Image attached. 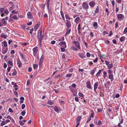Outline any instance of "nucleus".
Returning a JSON list of instances; mask_svg holds the SVG:
<instances>
[{"label":"nucleus","mask_w":127,"mask_h":127,"mask_svg":"<svg viewBox=\"0 0 127 127\" xmlns=\"http://www.w3.org/2000/svg\"><path fill=\"white\" fill-rule=\"evenodd\" d=\"M73 43L75 44V47L78 49L80 48V43L77 41H73L72 42Z\"/></svg>","instance_id":"1"},{"label":"nucleus","mask_w":127,"mask_h":127,"mask_svg":"<svg viewBox=\"0 0 127 127\" xmlns=\"http://www.w3.org/2000/svg\"><path fill=\"white\" fill-rule=\"evenodd\" d=\"M117 17L119 21H121L124 19V16L123 15L120 14L118 15Z\"/></svg>","instance_id":"2"},{"label":"nucleus","mask_w":127,"mask_h":127,"mask_svg":"<svg viewBox=\"0 0 127 127\" xmlns=\"http://www.w3.org/2000/svg\"><path fill=\"white\" fill-rule=\"evenodd\" d=\"M43 36V35H39V36H38V41L39 42L40 45H41V42L42 38Z\"/></svg>","instance_id":"3"},{"label":"nucleus","mask_w":127,"mask_h":127,"mask_svg":"<svg viewBox=\"0 0 127 127\" xmlns=\"http://www.w3.org/2000/svg\"><path fill=\"white\" fill-rule=\"evenodd\" d=\"M123 50L121 48H119L117 51H116L114 53L115 55H117L119 54L120 53H121L122 52Z\"/></svg>","instance_id":"4"},{"label":"nucleus","mask_w":127,"mask_h":127,"mask_svg":"<svg viewBox=\"0 0 127 127\" xmlns=\"http://www.w3.org/2000/svg\"><path fill=\"white\" fill-rule=\"evenodd\" d=\"M37 48V47H36L33 49V55L35 56H36L37 53L38 51Z\"/></svg>","instance_id":"5"},{"label":"nucleus","mask_w":127,"mask_h":127,"mask_svg":"<svg viewBox=\"0 0 127 127\" xmlns=\"http://www.w3.org/2000/svg\"><path fill=\"white\" fill-rule=\"evenodd\" d=\"M82 6L83 7V8L85 9H87L89 7V6L85 2L83 3Z\"/></svg>","instance_id":"6"},{"label":"nucleus","mask_w":127,"mask_h":127,"mask_svg":"<svg viewBox=\"0 0 127 127\" xmlns=\"http://www.w3.org/2000/svg\"><path fill=\"white\" fill-rule=\"evenodd\" d=\"M44 58V56L42 55L40 59L39 63V67H41L42 64V62L43 61V59Z\"/></svg>","instance_id":"7"},{"label":"nucleus","mask_w":127,"mask_h":127,"mask_svg":"<svg viewBox=\"0 0 127 127\" xmlns=\"http://www.w3.org/2000/svg\"><path fill=\"white\" fill-rule=\"evenodd\" d=\"M66 25L67 27H68V29L71 26L70 22L69 21L67 20H66Z\"/></svg>","instance_id":"8"},{"label":"nucleus","mask_w":127,"mask_h":127,"mask_svg":"<svg viewBox=\"0 0 127 127\" xmlns=\"http://www.w3.org/2000/svg\"><path fill=\"white\" fill-rule=\"evenodd\" d=\"M86 84L87 85V87L89 89H91V86L90 82L89 81H88L87 82Z\"/></svg>","instance_id":"9"},{"label":"nucleus","mask_w":127,"mask_h":127,"mask_svg":"<svg viewBox=\"0 0 127 127\" xmlns=\"http://www.w3.org/2000/svg\"><path fill=\"white\" fill-rule=\"evenodd\" d=\"M98 82H96L94 84V91H95L96 89L97 88L98 86Z\"/></svg>","instance_id":"10"},{"label":"nucleus","mask_w":127,"mask_h":127,"mask_svg":"<svg viewBox=\"0 0 127 127\" xmlns=\"http://www.w3.org/2000/svg\"><path fill=\"white\" fill-rule=\"evenodd\" d=\"M81 20L80 18L79 17H77L75 20V22L76 23L78 24L79 22L81 21Z\"/></svg>","instance_id":"11"},{"label":"nucleus","mask_w":127,"mask_h":127,"mask_svg":"<svg viewBox=\"0 0 127 127\" xmlns=\"http://www.w3.org/2000/svg\"><path fill=\"white\" fill-rule=\"evenodd\" d=\"M17 64L18 65L19 68L21 67L22 63L19 60H18L17 61Z\"/></svg>","instance_id":"12"},{"label":"nucleus","mask_w":127,"mask_h":127,"mask_svg":"<svg viewBox=\"0 0 127 127\" xmlns=\"http://www.w3.org/2000/svg\"><path fill=\"white\" fill-rule=\"evenodd\" d=\"M78 56H79L82 59H83L85 58V56L84 55V54L82 53H78Z\"/></svg>","instance_id":"13"},{"label":"nucleus","mask_w":127,"mask_h":127,"mask_svg":"<svg viewBox=\"0 0 127 127\" xmlns=\"http://www.w3.org/2000/svg\"><path fill=\"white\" fill-rule=\"evenodd\" d=\"M26 122V121L25 120H23V121H20L19 123L20 125L23 126L25 124V123Z\"/></svg>","instance_id":"14"},{"label":"nucleus","mask_w":127,"mask_h":127,"mask_svg":"<svg viewBox=\"0 0 127 127\" xmlns=\"http://www.w3.org/2000/svg\"><path fill=\"white\" fill-rule=\"evenodd\" d=\"M39 23H37L34 27V31H36L37 29L39 27Z\"/></svg>","instance_id":"15"},{"label":"nucleus","mask_w":127,"mask_h":127,"mask_svg":"<svg viewBox=\"0 0 127 127\" xmlns=\"http://www.w3.org/2000/svg\"><path fill=\"white\" fill-rule=\"evenodd\" d=\"M42 28H40L39 30V32L38 34V36H39V35H43V34H42Z\"/></svg>","instance_id":"16"},{"label":"nucleus","mask_w":127,"mask_h":127,"mask_svg":"<svg viewBox=\"0 0 127 127\" xmlns=\"http://www.w3.org/2000/svg\"><path fill=\"white\" fill-rule=\"evenodd\" d=\"M28 17L29 19H31L32 18V16L30 12H28L27 13Z\"/></svg>","instance_id":"17"},{"label":"nucleus","mask_w":127,"mask_h":127,"mask_svg":"<svg viewBox=\"0 0 127 127\" xmlns=\"http://www.w3.org/2000/svg\"><path fill=\"white\" fill-rule=\"evenodd\" d=\"M61 44L64 46L63 47H64V48H66V45L65 42L64 41H62L60 43H59L58 44L59 45H60Z\"/></svg>","instance_id":"18"},{"label":"nucleus","mask_w":127,"mask_h":127,"mask_svg":"<svg viewBox=\"0 0 127 127\" xmlns=\"http://www.w3.org/2000/svg\"><path fill=\"white\" fill-rule=\"evenodd\" d=\"M89 5L91 7H94L95 5V3L93 1H91L89 2Z\"/></svg>","instance_id":"19"},{"label":"nucleus","mask_w":127,"mask_h":127,"mask_svg":"<svg viewBox=\"0 0 127 127\" xmlns=\"http://www.w3.org/2000/svg\"><path fill=\"white\" fill-rule=\"evenodd\" d=\"M103 70V69H101V70H99L98 72L96 75V76L98 77L100 75V73H101V72Z\"/></svg>","instance_id":"20"},{"label":"nucleus","mask_w":127,"mask_h":127,"mask_svg":"<svg viewBox=\"0 0 127 127\" xmlns=\"http://www.w3.org/2000/svg\"><path fill=\"white\" fill-rule=\"evenodd\" d=\"M81 118V117L80 116H78L76 118V123L79 122Z\"/></svg>","instance_id":"21"},{"label":"nucleus","mask_w":127,"mask_h":127,"mask_svg":"<svg viewBox=\"0 0 127 127\" xmlns=\"http://www.w3.org/2000/svg\"><path fill=\"white\" fill-rule=\"evenodd\" d=\"M108 73L109 74V79H111V70H108Z\"/></svg>","instance_id":"22"},{"label":"nucleus","mask_w":127,"mask_h":127,"mask_svg":"<svg viewBox=\"0 0 127 127\" xmlns=\"http://www.w3.org/2000/svg\"><path fill=\"white\" fill-rule=\"evenodd\" d=\"M110 84V81H108L105 84V86L106 88H107L109 87Z\"/></svg>","instance_id":"23"},{"label":"nucleus","mask_w":127,"mask_h":127,"mask_svg":"<svg viewBox=\"0 0 127 127\" xmlns=\"http://www.w3.org/2000/svg\"><path fill=\"white\" fill-rule=\"evenodd\" d=\"M125 38L124 36L121 37L120 39V41L122 42L125 40Z\"/></svg>","instance_id":"24"},{"label":"nucleus","mask_w":127,"mask_h":127,"mask_svg":"<svg viewBox=\"0 0 127 127\" xmlns=\"http://www.w3.org/2000/svg\"><path fill=\"white\" fill-rule=\"evenodd\" d=\"M47 103L49 105H52L54 104V102L50 100H48L47 101Z\"/></svg>","instance_id":"25"},{"label":"nucleus","mask_w":127,"mask_h":127,"mask_svg":"<svg viewBox=\"0 0 127 127\" xmlns=\"http://www.w3.org/2000/svg\"><path fill=\"white\" fill-rule=\"evenodd\" d=\"M12 18L15 20H17L18 19V18L17 17V16L15 14L14 15V16L12 17Z\"/></svg>","instance_id":"26"},{"label":"nucleus","mask_w":127,"mask_h":127,"mask_svg":"<svg viewBox=\"0 0 127 127\" xmlns=\"http://www.w3.org/2000/svg\"><path fill=\"white\" fill-rule=\"evenodd\" d=\"M108 112H108V115L109 116V117H110V115H111L110 114V112L111 111L110 108H109L108 109Z\"/></svg>","instance_id":"27"},{"label":"nucleus","mask_w":127,"mask_h":127,"mask_svg":"<svg viewBox=\"0 0 127 127\" xmlns=\"http://www.w3.org/2000/svg\"><path fill=\"white\" fill-rule=\"evenodd\" d=\"M99 11V8L98 6H97L96 7L95 10V13H97Z\"/></svg>","instance_id":"28"},{"label":"nucleus","mask_w":127,"mask_h":127,"mask_svg":"<svg viewBox=\"0 0 127 127\" xmlns=\"http://www.w3.org/2000/svg\"><path fill=\"white\" fill-rule=\"evenodd\" d=\"M1 20L2 22L4 25H6V24L7 22L5 21L4 19H2Z\"/></svg>","instance_id":"29"},{"label":"nucleus","mask_w":127,"mask_h":127,"mask_svg":"<svg viewBox=\"0 0 127 127\" xmlns=\"http://www.w3.org/2000/svg\"><path fill=\"white\" fill-rule=\"evenodd\" d=\"M7 51V49H3L2 51V53L4 54H5Z\"/></svg>","instance_id":"30"},{"label":"nucleus","mask_w":127,"mask_h":127,"mask_svg":"<svg viewBox=\"0 0 127 127\" xmlns=\"http://www.w3.org/2000/svg\"><path fill=\"white\" fill-rule=\"evenodd\" d=\"M54 110L55 111L57 112H58V111H59L58 107L56 106H55Z\"/></svg>","instance_id":"31"},{"label":"nucleus","mask_w":127,"mask_h":127,"mask_svg":"<svg viewBox=\"0 0 127 127\" xmlns=\"http://www.w3.org/2000/svg\"><path fill=\"white\" fill-rule=\"evenodd\" d=\"M20 55L22 59H23V60H24L25 59V58L22 53L21 52H20Z\"/></svg>","instance_id":"32"},{"label":"nucleus","mask_w":127,"mask_h":127,"mask_svg":"<svg viewBox=\"0 0 127 127\" xmlns=\"http://www.w3.org/2000/svg\"><path fill=\"white\" fill-rule=\"evenodd\" d=\"M70 29L66 32L65 34V36H66L68 34L70 33Z\"/></svg>","instance_id":"33"},{"label":"nucleus","mask_w":127,"mask_h":127,"mask_svg":"<svg viewBox=\"0 0 127 127\" xmlns=\"http://www.w3.org/2000/svg\"><path fill=\"white\" fill-rule=\"evenodd\" d=\"M80 27H81V26H80V24H79L78 25V33H80V31H79L80 30V29L81 28H80Z\"/></svg>","instance_id":"34"},{"label":"nucleus","mask_w":127,"mask_h":127,"mask_svg":"<svg viewBox=\"0 0 127 127\" xmlns=\"http://www.w3.org/2000/svg\"><path fill=\"white\" fill-rule=\"evenodd\" d=\"M4 9V8H1L0 9V12L1 13H2Z\"/></svg>","instance_id":"35"},{"label":"nucleus","mask_w":127,"mask_h":127,"mask_svg":"<svg viewBox=\"0 0 127 127\" xmlns=\"http://www.w3.org/2000/svg\"><path fill=\"white\" fill-rule=\"evenodd\" d=\"M127 32V27H126L125 29L124 32L123 33L125 34Z\"/></svg>","instance_id":"36"},{"label":"nucleus","mask_w":127,"mask_h":127,"mask_svg":"<svg viewBox=\"0 0 127 127\" xmlns=\"http://www.w3.org/2000/svg\"><path fill=\"white\" fill-rule=\"evenodd\" d=\"M1 37L3 38H4L5 39H6V38L7 37V36L3 34V35H2L1 36Z\"/></svg>","instance_id":"37"},{"label":"nucleus","mask_w":127,"mask_h":127,"mask_svg":"<svg viewBox=\"0 0 127 127\" xmlns=\"http://www.w3.org/2000/svg\"><path fill=\"white\" fill-rule=\"evenodd\" d=\"M12 75H15L17 74V72L16 70L14 69L12 73Z\"/></svg>","instance_id":"38"},{"label":"nucleus","mask_w":127,"mask_h":127,"mask_svg":"<svg viewBox=\"0 0 127 127\" xmlns=\"http://www.w3.org/2000/svg\"><path fill=\"white\" fill-rule=\"evenodd\" d=\"M6 124L5 122L4 121H3L0 124V126H3Z\"/></svg>","instance_id":"39"},{"label":"nucleus","mask_w":127,"mask_h":127,"mask_svg":"<svg viewBox=\"0 0 127 127\" xmlns=\"http://www.w3.org/2000/svg\"><path fill=\"white\" fill-rule=\"evenodd\" d=\"M72 75V74L70 73L69 74H67L66 75V77H70Z\"/></svg>","instance_id":"40"},{"label":"nucleus","mask_w":127,"mask_h":127,"mask_svg":"<svg viewBox=\"0 0 127 127\" xmlns=\"http://www.w3.org/2000/svg\"><path fill=\"white\" fill-rule=\"evenodd\" d=\"M81 97H83L84 96L81 93H79L78 94Z\"/></svg>","instance_id":"41"},{"label":"nucleus","mask_w":127,"mask_h":127,"mask_svg":"<svg viewBox=\"0 0 127 127\" xmlns=\"http://www.w3.org/2000/svg\"><path fill=\"white\" fill-rule=\"evenodd\" d=\"M21 113V115L23 116H24L25 115V113H26V112H25V110L23 111Z\"/></svg>","instance_id":"42"},{"label":"nucleus","mask_w":127,"mask_h":127,"mask_svg":"<svg viewBox=\"0 0 127 127\" xmlns=\"http://www.w3.org/2000/svg\"><path fill=\"white\" fill-rule=\"evenodd\" d=\"M4 13L6 15H7L9 13L8 11L7 10H5L4 11Z\"/></svg>","instance_id":"43"},{"label":"nucleus","mask_w":127,"mask_h":127,"mask_svg":"<svg viewBox=\"0 0 127 127\" xmlns=\"http://www.w3.org/2000/svg\"><path fill=\"white\" fill-rule=\"evenodd\" d=\"M18 12L16 11V10H13L12 11V13H14V14H17L18 13Z\"/></svg>","instance_id":"44"},{"label":"nucleus","mask_w":127,"mask_h":127,"mask_svg":"<svg viewBox=\"0 0 127 127\" xmlns=\"http://www.w3.org/2000/svg\"><path fill=\"white\" fill-rule=\"evenodd\" d=\"M112 42L114 44H115L117 43L116 40L115 39H114L112 40Z\"/></svg>","instance_id":"45"},{"label":"nucleus","mask_w":127,"mask_h":127,"mask_svg":"<svg viewBox=\"0 0 127 127\" xmlns=\"http://www.w3.org/2000/svg\"><path fill=\"white\" fill-rule=\"evenodd\" d=\"M103 74H104V75H103V77L104 78H105L106 77V74L107 73L106 72H105V71H104L103 72Z\"/></svg>","instance_id":"46"},{"label":"nucleus","mask_w":127,"mask_h":127,"mask_svg":"<svg viewBox=\"0 0 127 127\" xmlns=\"http://www.w3.org/2000/svg\"><path fill=\"white\" fill-rule=\"evenodd\" d=\"M37 65L36 64H34L33 65V67L34 69H35L37 67Z\"/></svg>","instance_id":"47"},{"label":"nucleus","mask_w":127,"mask_h":127,"mask_svg":"<svg viewBox=\"0 0 127 127\" xmlns=\"http://www.w3.org/2000/svg\"><path fill=\"white\" fill-rule=\"evenodd\" d=\"M25 107V105L24 104H22L21 106V108L22 109H24Z\"/></svg>","instance_id":"48"},{"label":"nucleus","mask_w":127,"mask_h":127,"mask_svg":"<svg viewBox=\"0 0 127 127\" xmlns=\"http://www.w3.org/2000/svg\"><path fill=\"white\" fill-rule=\"evenodd\" d=\"M8 63L10 65H13V64L12 62L10 61H9L8 62Z\"/></svg>","instance_id":"49"},{"label":"nucleus","mask_w":127,"mask_h":127,"mask_svg":"<svg viewBox=\"0 0 127 127\" xmlns=\"http://www.w3.org/2000/svg\"><path fill=\"white\" fill-rule=\"evenodd\" d=\"M8 111L9 112H13V111L12 109L11 108H9L8 109Z\"/></svg>","instance_id":"50"},{"label":"nucleus","mask_w":127,"mask_h":127,"mask_svg":"<svg viewBox=\"0 0 127 127\" xmlns=\"http://www.w3.org/2000/svg\"><path fill=\"white\" fill-rule=\"evenodd\" d=\"M3 44H4V45L5 47L7 46V43L5 41L4 42Z\"/></svg>","instance_id":"51"},{"label":"nucleus","mask_w":127,"mask_h":127,"mask_svg":"<svg viewBox=\"0 0 127 127\" xmlns=\"http://www.w3.org/2000/svg\"><path fill=\"white\" fill-rule=\"evenodd\" d=\"M97 24L96 22H95L93 24V26L94 27L96 26H97Z\"/></svg>","instance_id":"52"},{"label":"nucleus","mask_w":127,"mask_h":127,"mask_svg":"<svg viewBox=\"0 0 127 127\" xmlns=\"http://www.w3.org/2000/svg\"><path fill=\"white\" fill-rule=\"evenodd\" d=\"M33 31V28H32L30 30V33L31 34H32V32Z\"/></svg>","instance_id":"53"},{"label":"nucleus","mask_w":127,"mask_h":127,"mask_svg":"<svg viewBox=\"0 0 127 127\" xmlns=\"http://www.w3.org/2000/svg\"><path fill=\"white\" fill-rule=\"evenodd\" d=\"M65 16L66 18V19H68V20L70 19V18L69 16H68V15H65Z\"/></svg>","instance_id":"54"},{"label":"nucleus","mask_w":127,"mask_h":127,"mask_svg":"<svg viewBox=\"0 0 127 127\" xmlns=\"http://www.w3.org/2000/svg\"><path fill=\"white\" fill-rule=\"evenodd\" d=\"M98 60V58L97 57L96 59L93 61V62L94 63L97 62Z\"/></svg>","instance_id":"55"},{"label":"nucleus","mask_w":127,"mask_h":127,"mask_svg":"<svg viewBox=\"0 0 127 127\" xmlns=\"http://www.w3.org/2000/svg\"><path fill=\"white\" fill-rule=\"evenodd\" d=\"M121 0H116V2L118 3H121Z\"/></svg>","instance_id":"56"},{"label":"nucleus","mask_w":127,"mask_h":127,"mask_svg":"<svg viewBox=\"0 0 127 127\" xmlns=\"http://www.w3.org/2000/svg\"><path fill=\"white\" fill-rule=\"evenodd\" d=\"M32 68L31 67H29L28 69V71L29 72H31L32 70Z\"/></svg>","instance_id":"57"},{"label":"nucleus","mask_w":127,"mask_h":127,"mask_svg":"<svg viewBox=\"0 0 127 127\" xmlns=\"http://www.w3.org/2000/svg\"><path fill=\"white\" fill-rule=\"evenodd\" d=\"M75 100L76 101L78 102L79 101V99L77 97H75Z\"/></svg>","instance_id":"58"},{"label":"nucleus","mask_w":127,"mask_h":127,"mask_svg":"<svg viewBox=\"0 0 127 127\" xmlns=\"http://www.w3.org/2000/svg\"><path fill=\"white\" fill-rule=\"evenodd\" d=\"M61 14L62 18H63V17H64V15L63 14V12L62 11H61Z\"/></svg>","instance_id":"59"},{"label":"nucleus","mask_w":127,"mask_h":127,"mask_svg":"<svg viewBox=\"0 0 127 127\" xmlns=\"http://www.w3.org/2000/svg\"><path fill=\"white\" fill-rule=\"evenodd\" d=\"M95 73V71L94 70H91V74H93Z\"/></svg>","instance_id":"60"},{"label":"nucleus","mask_w":127,"mask_h":127,"mask_svg":"<svg viewBox=\"0 0 127 127\" xmlns=\"http://www.w3.org/2000/svg\"><path fill=\"white\" fill-rule=\"evenodd\" d=\"M72 86L73 88H75L76 87V85L75 84L73 83L72 84Z\"/></svg>","instance_id":"61"},{"label":"nucleus","mask_w":127,"mask_h":127,"mask_svg":"<svg viewBox=\"0 0 127 127\" xmlns=\"http://www.w3.org/2000/svg\"><path fill=\"white\" fill-rule=\"evenodd\" d=\"M87 56L88 57H90V54L89 52H87Z\"/></svg>","instance_id":"62"},{"label":"nucleus","mask_w":127,"mask_h":127,"mask_svg":"<svg viewBox=\"0 0 127 127\" xmlns=\"http://www.w3.org/2000/svg\"><path fill=\"white\" fill-rule=\"evenodd\" d=\"M78 49L77 48H76L75 47H73V48H72V49L73 50L77 51V50Z\"/></svg>","instance_id":"63"},{"label":"nucleus","mask_w":127,"mask_h":127,"mask_svg":"<svg viewBox=\"0 0 127 127\" xmlns=\"http://www.w3.org/2000/svg\"><path fill=\"white\" fill-rule=\"evenodd\" d=\"M120 96V95L119 94H117L115 96L116 98H118Z\"/></svg>","instance_id":"64"}]
</instances>
